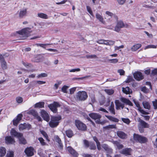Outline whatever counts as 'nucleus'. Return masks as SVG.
I'll return each mask as SVG.
<instances>
[{
  "label": "nucleus",
  "instance_id": "nucleus-1",
  "mask_svg": "<svg viewBox=\"0 0 157 157\" xmlns=\"http://www.w3.org/2000/svg\"><path fill=\"white\" fill-rule=\"evenodd\" d=\"M61 117L60 116H53L51 118V121L49 124L51 128L56 127L58 125L59 121L61 119Z\"/></svg>",
  "mask_w": 157,
  "mask_h": 157
},
{
  "label": "nucleus",
  "instance_id": "nucleus-2",
  "mask_svg": "<svg viewBox=\"0 0 157 157\" xmlns=\"http://www.w3.org/2000/svg\"><path fill=\"white\" fill-rule=\"evenodd\" d=\"M76 98L78 100L83 101L88 97L87 93L85 91H79L76 93Z\"/></svg>",
  "mask_w": 157,
  "mask_h": 157
},
{
  "label": "nucleus",
  "instance_id": "nucleus-3",
  "mask_svg": "<svg viewBox=\"0 0 157 157\" xmlns=\"http://www.w3.org/2000/svg\"><path fill=\"white\" fill-rule=\"evenodd\" d=\"M133 137L135 141L141 144L145 143L147 140L146 137L135 133L133 134Z\"/></svg>",
  "mask_w": 157,
  "mask_h": 157
},
{
  "label": "nucleus",
  "instance_id": "nucleus-4",
  "mask_svg": "<svg viewBox=\"0 0 157 157\" xmlns=\"http://www.w3.org/2000/svg\"><path fill=\"white\" fill-rule=\"evenodd\" d=\"M75 125L78 130L82 131H85L87 130L86 125L78 120H76Z\"/></svg>",
  "mask_w": 157,
  "mask_h": 157
},
{
  "label": "nucleus",
  "instance_id": "nucleus-5",
  "mask_svg": "<svg viewBox=\"0 0 157 157\" xmlns=\"http://www.w3.org/2000/svg\"><path fill=\"white\" fill-rule=\"evenodd\" d=\"M128 25L127 24H124L121 21H118L115 27L114 30L117 32H119L121 28L128 27Z\"/></svg>",
  "mask_w": 157,
  "mask_h": 157
},
{
  "label": "nucleus",
  "instance_id": "nucleus-6",
  "mask_svg": "<svg viewBox=\"0 0 157 157\" xmlns=\"http://www.w3.org/2000/svg\"><path fill=\"white\" fill-rule=\"evenodd\" d=\"M138 121L139 122L138 127L139 131L140 132H143V130H141V128H146L149 127V125L148 123L140 118L139 119Z\"/></svg>",
  "mask_w": 157,
  "mask_h": 157
},
{
  "label": "nucleus",
  "instance_id": "nucleus-7",
  "mask_svg": "<svg viewBox=\"0 0 157 157\" xmlns=\"http://www.w3.org/2000/svg\"><path fill=\"white\" fill-rule=\"evenodd\" d=\"M31 32L30 28H26L22 29L20 31H17L16 33L20 35L26 36H29Z\"/></svg>",
  "mask_w": 157,
  "mask_h": 157
},
{
  "label": "nucleus",
  "instance_id": "nucleus-8",
  "mask_svg": "<svg viewBox=\"0 0 157 157\" xmlns=\"http://www.w3.org/2000/svg\"><path fill=\"white\" fill-rule=\"evenodd\" d=\"M48 106L52 111L56 113L57 111V108L60 106V105L58 102L55 101L49 105Z\"/></svg>",
  "mask_w": 157,
  "mask_h": 157
},
{
  "label": "nucleus",
  "instance_id": "nucleus-9",
  "mask_svg": "<svg viewBox=\"0 0 157 157\" xmlns=\"http://www.w3.org/2000/svg\"><path fill=\"white\" fill-rule=\"evenodd\" d=\"M133 101L136 106L138 108V110L141 113L144 115L148 114H149L148 112H146L143 109H142L141 107L140 106L138 101H136L135 100H133Z\"/></svg>",
  "mask_w": 157,
  "mask_h": 157
},
{
  "label": "nucleus",
  "instance_id": "nucleus-10",
  "mask_svg": "<svg viewBox=\"0 0 157 157\" xmlns=\"http://www.w3.org/2000/svg\"><path fill=\"white\" fill-rule=\"evenodd\" d=\"M0 62L2 69L4 70L7 69V63L4 59L3 56L2 55H0Z\"/></svg>",
  "mask_w": 157,
  "mask_h": 157
},
{
  "label": "nucleus",
  "instance_id": "nucleus-11",
  "mask_svg": "<svg viewBox=\"0 0 157 157\" xmlns=\"http://www.w3.org/2000/svg\"><path fill=\"white\" fill-rule=\"evenodd\" d=\"M29 113L32 115L34 118L37 119L39 121H41L42 119L38 115L36 111L34 110H31L29 112Z\"/></svg>",
  "mask_w": 157,
  "mask_h": 157
},
{
  "label": "nucleus",
  "instance_id": "nucleus-12",
  "mask_svg": "<svg viewBox=\"0 0 157 157\" xmlns=\"http://www.w3.org/2000/svg\"><path fill=\"white\" fill-rule=\"evenodd\" d=\"M33 148L32 147L27 148L25 150V152L27 156H32L34 154Z\"/></svg>",
  "mask_w": 157,
  "mask_h": 157
},
{
  "label": "nucleus",
  "instance_id": "nucleus-13",
  "mask_svg": "<svg viewBox=\"0 0 157 157\" xmlns=\"http://www.w3.org/2000/svg\"><path fill=\"white\" fill-rule=\"evenodd\" d=\"M134 78L137 80L140 81L144 78V76L141 72L137 71L133 74Z\"/></svg>",
  "mask_w": 157,
  "mask_h": 157
},
{
  "label": "nucleus",
  "instance_id": "nucleus-14",
  "mask_svg": "<svg viewBox=\"0 0 157 157\" xmlns=\"http://www.w3.org/2000/svg\"><path fill=\"white\" fill-rule=\"evenodd\" d=\"M89 115L91 118L94 120L95 121L98 120L100 119L101 117V116L100 115L96 113H90Z\"/></svg>",
  "mask_w": 157,
  "mask_h": 157
},
{
  "label": "nucleus",
  "instance_id": "nucleus-15",
  "mask_svg": "<svg viewBox=\"0 0 157 157\" xmlns=\"http://www.w3.org/2000/svg\"><path fill=\"white\" fill-rule=\"evenodd\" d=\"M41 116L44 120L48 121L49 120V117L48 113L45 110H42L40 112Z\"/></svg>",
  "mask_w": 157,
  "mask_h": 157
},
{
  "label": "nucleus",
  "instance_id": "nucleus-16",
  "mask_svg": "<svg viewBox=\"0 0 157 157\" xmlns=\"http://www.w3.org/2000/svg\"><path fill=\"white\" fill-rule=\"evenodd\" d=\"M28 9L26 8H23L20 10L19 13V17L20 18H23L26 16L27 13Z\"/></svg>",
  "mask_w": 157,
  "mask_h": 157
},
{
  "label": "nucleus",
  "instance_id": "nucleus-17",
  "mask_svg": "<svg viewBox=\"0 0 157 157\" xmlns=\"http://www.w3.org/2000/svg\"><path fill=\"white\" fill-rule=\"evenodd\" d=\"M115 104L116 109L117 110L120 109L121 108L122 109H123L124 107V104L121 103L118 100H116L115 101Z\"/></svg>",
  "mask_w": 157,
  "mask_h": 157
},
{
  "label": "nucleus",
  "instance_id": "nucleus-18",
  "mask_svg": "<svg viewBox=\"0 0 157 157\" xmlns=\"http://www.w3.org/2000/svg\"><path fill=\"white\" fill-rule=\"evenodd\" d=\"M6 143L7 144H12L15 142L14 139L11 136H7L5 137Z\"/></svg>",
  "mask_w": 157,
  "mask_h": 157
},
{
  "label": "nucleus",
  "instance_id": "nucleus-19",
  "mask_svg": "<svg viewBox=\"0 0 157 157\" xmlns=\"http://www.w3.org/2000/svg\"><path fill=\"white\" fill-rule=\"evenodd\" d=\"M67 150L74 157L78 156V153L71 147H68L67 148Z\"/></svg>",
  "mask_w": 157,
  "mask_h": 157
},
{
  "label": "nucleus",
  "instance_id": "nucleus-20",
  "mask_svg": "<svg viewBox=\"0 0 157 157\" xmlns=\"http://www.w3.org/2000/svg\"><path fill=\"white\" fill-rule=\"evenodd\" d=\"M132 150L130 148H125L120 151V153L126 155H131Z\"/></svg>",
  "mask_w": 157,
  "mask_h": 157
},
{
  "label": "nucleus",
  "instance_id": "nucleus-21",
  "mask_svg": "<svg viewBox=\"0 0 157 157\" xmlns=\"http://www.w3.org/2000/svg\"><path fill=\"white\" fill-rule=\"evenodd\" d=\"M96 18L100 22L104 24H105V22L101 15L100 14L98 13H96Z\"/></svg>",
  "mask_w": 157,
  "mask_h": 157
},
{
  "label": "nucleus",
  "instance_id": "nucleus-22",
  "mask_svg": "<svg viewBox=\"0 0 157 157\" xmlns=\"http://www.w3.org/2000/svg\"><path fill=\"white\" fill-rule=\"evenodd\" d=\"M10 134L14 137L18 138L21 135L22 133L17 132L14 128H12L10 131Z\"/></svg>",
  "mask_w": 157,
  "mask_h": 157
},
{
  "label": "nucleus",
  "instance_id": "nucleus-23",
  "mask_svg": "<svg viewBox=\"0 0 157 157\" xmlns=\"http://www.w3.org/2000/svg\"><path fill=\"white\" fill-rule=\"evenodd\" d=\"M30 127V124L26 123L23 124H21L19 125V129L20 130H22L26 128H29Z\"/></svg>",
  "mask_w": 157,
  "mask_h": 157
},
{
  "label": "nucleus",
  "instance_id": "nucleus-24",
  "mask_svg": "<svg viewBox=\"0 0 157 157\" xmlns=\"http://www.w3.org/2000/svg\"><path fill=\"white\" fill-rule=\"evenodd\" d=\"M120 99L121 101L124 103L130 106L132 105V103L128 99L123 97L121 98Z\"/></svg>",
  "mask_w": 157,
  "mask_h": 157
},
{
  "label": "nucleus",
  "instance_id": "nucleus-25",
  "mask_svg": "<svg viewBox=\"0 0 157 157\" xmlns=\"http://www.w3.org/2000/svg\"><path fill=\"white\" fill-rule=\"evenodd\" d=\"M18 138L19 139V143L20 144H25L27 143L26 140L24 138L23 135L22 134Z\"/></svg>",
  "mask_w": 157,
  "mask_h": 157
},
{
  "label": "nucleus",
  "instance_id": "nucleus-26",
  "mask_svg": "<svg viewBox=\"0 0 157 157\" xmlns=\"http://www.w3.org/2000/svg\"><path fill=\"white\" fill-rule=\"evenodd\" d=\"M122 91L124 93L127 94H130L132 93V90L128 86L125 88L122 87Z\"/></svg>",
  "mask_w": 157,
  "mask_h": 157
},
{
  "label": "nucleus",
  "instance_id": "nucleus-27",
  "mask_svg": "<svg viewBox=\"0 0 157 157\" xmlns=\"http://www.w3.org/2000/svg\"><path fill=\"white\" fill-rule=\"evenodd\" d=\"M56 141L59 144V148L62 149L63 147V145L61 142V141L59 136H56L55 137Z\"/></svg>",
  "mask_w": 157,
  "mask_h": 157
},
{
  "label": "nucleus",
  "instance_id": "nucleus-28",
  "mask_svg": "<svg viewBox=\"0 0 157 157\" xmlns=\"http://www.w3.org/2000/svg\"><path fill=\"white\" fill-rule=\"evenodd\" d=\"M117 135L120 138L125 139L126 138V134L123 132L121 131H118L117 132Z\"/></svg>",
  "mask_w": 157,
  "mask_h": 157
},
{
  "label": "nucleus",
  "instance_id": "nucleus-29",
  "mask_svg": "<svg viewBox=\"0 0 157 157\" xmlns=\"http://www.w3.org/2000/svg\"><path fill=\"white\" fill-rule=\"evenodd\" d=\"M105 13L106 15V17H113L116 19V20L118 19V18L117 16L110 12L106 11Z\"/></svg>",
  "mask_w": 157,
  "mask_h": 157
},
{
  "label": "nucleus",
  "instance_id": "nucleus-30",
  "mask_svg": "<svg viewBox=\"0 0 157 157\" xmlns=\"http://www.w3.org/2000/svg\"><path fill=\"white\" fill-rule=\"evenodd\" d=\"M93 139L96 143L98 149L99 150H101V144L97 138L96 136H94L93 137Z\"/></svg>",
  "mask_w": 157,
  "mask_h": 157
},
{
  "label": "nucleus",
  "instance_id": "nucleus-31",
  "mask_svg": "<svg viewBox=\"0 0 157 157\" xmlns=\"http://www.w3.org/2000/svg\"><path fill=\"white\" fill-rule=\"evenodd\" d=\"M142 45L141 44H138L134 45L131 48L132 51H135L141 47Z\"/></svg>",
  "mask_w": 157,
  "mask_h": 157
},
{
  "label": "nucleus",
  "instance_id": "nucleus-32",
  "mask_svg": "<svg viewBox=\"0 0 157 157\" xmlns=\"http://www.w3.org/2000/svg\"><path fill=\"white\" fill-rule=\"evenodd\" d=\"M109 110L111 113L114 115L115 114V109H114V105L113 102H111V105L109 107Z\"/></svg>",
  "mask_w": 157,
  "mask_h": 157
},
{
  "label": "nucleus",
  "instance_id": "nucleus-33",
  "mask_svg": "<svg viewBox=\"0 0 157 157\" xmlns=\"http://www.w3.org/2000/svg\"><path fill=\"white\" fill-rule=\"evenodd\" d=\"M37 16L39 17L44 19H47L48 18V15L43 13H38L37 14Z\"/></svg>",
  "mask_w": 157,
  "mask_h": 157
},
{
  "label": "nucleus",
  "instance_id": "nucleus-34",
  "mask_svg": "<svg viewBox=\"0 0 157 157\" xmlns=\"http://www.w3.org/2000/svg\"><path fill=\"white\" fill-rule=\"evenodd\" d=\"M105 116L109 120L115 122H118L119 120L118 119L110 116L105 115Z\"/></svg>",
  "mask_w": 157,
  "mask_h": 157
},
{
  "label": "nucleus",
  "instance_id": "nucleus-35",
  "mask_svg": "<svg viewBox=\"0 0 157 157\" xmlns=\"http://www.w3.org/2000/svg\"><path fill=\"white\" fill-rule=\"evenodd\" d=\"M143 106L145 109L149 110L151 108V105L150 103L147 101H144L142 103Z\"/></svg>",
  "mask_w": 157,
  "mask_h": 157
},
{
  "label": "nucleus",
  "instance_id": "nucleus-36",
  "mask_svg": "<svg viewBox=\"0 0 157 157\" xmlns=\"http://www.w3.org/2000/svg\"><path fill=\"white\" fill-rule=\"evenodd\" d=\"M115 43V41H114L105 40L104 44L107 45L111 46L113 45Z\"/></svg>",
  "mask_w": 157,
  "mask_h": 157
},
{
  "label": "nucleus",
  "instance_id": "nucleus-37",
  "mask_svg": "<svg viewBox=\"0 0 157 157\" xmlns=\"http://www.w3.org/2000/svg\"><path fill=\"white\" fill-rule=\"evenodd\" d=\"M6 154V149L3 147H1L0 148V156L3 157Z\"/></svg>",
  "mask_w": 157,
  "mask_h": 157
},
{
  "label": "nucleus",
  "instance_id": "nucleus-38",
  "mask_svg": "<svg viewBox=\"0 0 157 157\" xmlns=\"http://www.w3.org/2000/svg\"><path fill=\"white\" fill-rule=\"evenodd\" d=\"M44 102H39L36 103L34 105L35 108H42L44 107Z\"/></svg>",
  "mask_w": 157,
  "mask_h": 157
},
{
  "label": "nucleus",
  "instance_id": "nucleus-39",
  "mask_svg": "<svg viewBox=\"0 0 157 157\" xmlns=\"http://www.w3.org/2000/svg\"><path fill=\"white\" fill-rule=\"evenodd\" d=\"M113 143L115 145L117 146V148L119 149H121L123 147V145L120 144L117 141H113Z\"/></svg>",
  "mask_w": 157,
  "mask_h": 157
},
{
  "label": "nucleus",
  "instance_id": "nucleus-40",
  "mask_svg": "<svg viewBox=\"0 0 157 157\" xmlns=\"http://www.w3.org/2000/svg\"><path fill=\"white\" fill-rule=\"evenodd\" d=\"M66 134L67 136L69 138L71 137L73 135L72 131L70 129L66 131Z\"/></svg>",
  "mask_w": 157,
  "mask_h": 157
},
{
  "label": "nucleus",
  "instance_id": "nucleus-41",
  "mask_svg": "<svg viewBox=\"0 0 157 157\" xmlns=\"http://www.w3.org/2000/svg\"><path fill=\"white\" fill-rule=\"evenodd\" d=\"M116 128V125L113 124L109 125H108L103 127V128L107 129H109L111 128Z\"/></svg>",
  "mask_w": 157,
  "mask_h": 157
},
{
  "label": "nucleus",
  "instance_id": "nucleus-42",
  "mask_svg": "<svg viewBox=\"0 0 157 157\" xmlns=\"http://www.w3.org/2000/svg\"><path fill=\"white\" fill-rule=\"evenodd\" d=\"M42 146H44L46 144V142H44V140L42 137H40L38 138Z\"/></svg>",
  "mask_w": 157,
  "mask_h": 157
},
{
  "label": "nucleus",
  "instance_id": "nucleus-43",
  "mask_svg": "<svg viewBox=\"0 0 157 157\" xmlns=\"http://www.w3.org/2000/svg\"><path fill=\"white\" fill-rule=\"evenodd\" d=\"M105 91L109 95L112 94L114 93V90L112 89H105Z\"/></svg>",
  "mask_w": 157,
  "mask_h": 157
},
{
  "label": "nucleus",
  "instance_id": "nucleus-44",
  "mask_svg": "<svg viewBox=\"0 0 157 157\" xmlns=\"http://www.w3.org/2000/svg\"><path fill=\"white\" fill-rule=\"evenodd\" d=\"M108 60L109 62L113 64L117 63L118 61V59H111Z\"/></svg>",
  "mask_w": 157,
  "mask_h": 157
},
{
  "label": "nucleus",
  "instance_id": "nucleus-45",
  "mask_svg": "<svg viewBox=\"0 0 157 157\" xmlns=\"http://www.w3.org/2000/svg\"><path fill=\"white\" fill-rule=\"evenodd\" d=\"M40 133L45 138L46 140L48 141H49V140L48 139V136L46 133V132L43 130L40 131Z\"/></svg>",
  "mask_w": 157,
  "mask_h": 157
},
{
  "label": "nucleus",
  "instance_id": "nucleus-46",
  "mask_svg": "<svg viewBox=\"0 0 157 157\" xmlns=\"http://www.w3.org/2000/svg\"><path fill=\"white\" fill-rule=\"evenodd\" d=\"M157 46L152 44L149 45L144 48V49L146 50L148 48H156Z\"/></svg>",
  "mask_w": 157,
  "mask_h": 157
},
{
  "label": "nucleus",
  "instance_id": "nucleus-47",
  "mask_svg": "<svg viewBox=\"0 0 157 157\" xmlns=\"http://www.w3.org/2000/svg\"><path fill=\"white\" fill-rule=\"evenodd\" d=\"M50 44H36L35 45L37 46H40L44 48H46V47L47 45H50Z\"/></svg>",
  "mask_w": 157,
  "mask_h": 157
},
{
  "label": "nucleus",
  "instance_id": "nucleus-48",
  "mask_svg": "<svg viewBox=\"0 0 157 157\" xmlns=\"http://www.w3.org/2000/svg\"><path fill=\"white\" fill-rule=\"evenodd\" d=\"M6 157H13V152L12 151H9L7 152Z\"/></svg>",
  "mask_w": 157,
  "mask_h": 157
},
{
  "label": "nucleus",
  "instance_id": "nucleus-49",
  "mask_svg": "<svg viewBox=\"0 0 157 157\" xmlns=\"http://www.w3.org/2000/svg\"><path fill=\"white\" fill-rule=\"evenodd\" d=\"M153 106L155 109H157V99H155V101H152Z\"/></svg>",
  "mask_w": 157,
  "mask_h": 157
},
{
  "label": "nucleus",
  "instance_id": "nucleus-50",
  "mask_svg": "<svg viewBox=\"0 0 157 157\" xmlns=\"http://www.w3.org/2000/svg\"><path fill=\"white\" fill-rule=\"evenodd\" d=\"M17 102L19 103H21L23 101V99L22 97H18L16 98Z\"/></svg>",
  "mask_w": 157,
  "mask_h": 157
},
{
  "label": "nucleus",
  "instance_id": "nucleus-51",
  "mask_svg": "<svg viewBox=\"0 0 157 157\" xmlns=\"http://www.w3.org/2000/svg\"><path fill=\"white\" fill-rule=\"evenodd\" d=\"M48 75L45 73H42L40 74H39L37 76V77L38 78H42V77H44L47 76Z\"/></svg>",
  "mask_w": 157,
  "mask_h": 157
},
{
  "label": "nucleus",
  "instance_id": "nucleus-52",
  "mask_svg": "<svg viewBox=\"0 0 157 157\" xmlns=\"http://www.w3.org/2000/svg\"><path fill=\"white\" fill-rule=\"evenodd\" d=\"M68 88H69L68 86H63L62 88V91L64 93H67V90Z\"/></svg>",
  "mask_w": 157,
  "mask_h": 157
},
{
  "label": "nucleus",
  "instance_id": "nucleus-53",
  "mask_svg": "<svg viewBox=\"0 0 157 157\" xmlns=\"http://www.w3.org/2000/svg\"><path fill=\"white\" fill-rule=\"evenodd\" d=\"M122 120L127 124H128L130 122V120L128 118H122Z\"/></svg>",
  "mask_w": 157,
  "mask_h": 157
},
{
  "label": "nucleus",
  "instance_id": "nucleus-54",
  "mask_svg": "<svg viewBox=\"0 0 157 157\" xmlns=\"http://www.w3.org/2000/svg\"><path fill=\"white\" fill-rule=\"evenodd\" d=\"M118 3L120 5H123L125 2L126 0H116Z\"/></svg>",
  "mask_w": 157,
  "mask_h": 157
},
{
  "label": "nucleus",
  "instance_id": "nucleus-55",
  "mask_svg": "<svg viewBox=\"0 0 157 157\" xmlns=\"http://www.w3.org/2000/svg\"><path fill=\"white\" fill-rule=\"evenodd\" d=\"M89 146H90V148L91 149L94 150L96 148L95 144L92 143H90Z\"/></svg>",
  "mask_w": 157,
  "mask_h": 157
},
{
  "label": "nucleus",
  "instance_id": "nucleus-56",
  "mask_svg": "<svg viewBox=\"0 0 157 157\" xmlns=\"http://www.w3.org/2000/svg\"><path fill=\"white\" fill-rule=\"evenodd\" d=\"M34 82L35 83H37L39 85H42L46 83V82L45 81H34Z\"/></svg>",
  "mask_w": 157,
  "mask_h": 157
},
{
  "label": "nucleus",
  "instance_id": "nucleus-57",
  "mask_svg": "<svg viewBox=\"0 0 157 157\" xmlns=\"http://www.w3.org/2000/svg\"><path fill=\"white\" fill-rule=\"evenodd\" d=\"M86 9L87 11L90 13V14L91 15L93 16V12L91 10L90 7L88 6H86Z\"/></svg>",
  "mask_w": 157,
  "mask_h": 157
},
{
  "label": "nucleus",
  "instance_id": "nucleus-58",
  "mask_svg": "<svg viewBox=\"0 0 157 157\" xmlns=\"http://www.w3.org/2000/svg\"><path fill=\"white\" fill-rule=\"evenodd\" d=\"M76 87H73L70 89V93L71 94L74 93L76 89Z\"/></svg>",
  "mask_w": 157,
  "mask_h": 157
},
{
  "label": "nucleus",
  "instance_id": "nucleus-59",
  "mask_svg": "<svg viewBox=\"0 0 157 157\" xmlns=\"http://www.w3.org/2000/svg\"><path fill=\"white\" fill-rule=\"evenodd\" d=\"M124 48V46L123 45H121L119 46H114V50L116 51L119 50L120 48Z\"/></svg>",
  "mask_w": 157,
  "mask_h": 157
},
{
  "label": "nucleus",
  "instance_id": "nucleus-60",
  "mask_svg": "<svg viewBox=\"0 0 157 157\" xmlns=\"http://www.w3.org/2000/svg\"><path fill=\"white\" fill-rule=\"evenodd\" d=\"M83 142L84 145L86 147H89L90 144L88 141L86 140H84Z\"/></svg>",
  "mask_w": 157,
  "mask_h": 157
},
{
  "label": "nucleus",
  "instance_id": "nucleus-61",
  "mask_svg": "<svg viewBox=\"0 0 157 157\" xmlns=\"http://www.w3.org/2000/svg\"><path fill=\"white\" fill-rule=\"evenodd\" d=\"M20 121L17 120L16 119H14L13 121V124L15 126H17Z\"/></svg>",
  "mask_w": 157,
  "mask_h": 157
},
{
  "label": "nucleus",
  "instance_id": "nucleus-62",
  "mask_svg": "<svg viewBox=\"0 0 157 157\" xmlns=\"http://www.w3.org/2000/svg\"><path fill=\"white\" fill-rule=\"evenodd\" d=\"M95 122L96 123L101 124V125H103L105 123V121H100V119L98 120L97 121H95Z\"/></svg>",
  "mask_w": 157,
  "mask_h": 157
},
{
  "label": "nucleus",
  "instance_id": "nucleus-63",
  "mask_svg": "<svg viewBox=\"0 0 157 157\" xmlns=\"http://www.w3.org/2000/svg\"><path fill=\"white\" fill-rule=\"evenodd\" d=\"M23 117V115L21 114H19L17 116L16 119L18 120L19 121H20L22 119V118Z\"/></svg>",
  "mask_w": 157,
  "mask_h": 157
},
{
  "label": "nucleus",
  "instance_id": "nucleus-64",
  "mask_svg": "<svg viewBox=\"0 0 157 157\" xmlns=\"http://www.w3.org/2000/svg\"><path fill=\"white\" fill-rule=\"evenodd\" d=\"M151 75H157V68H155L153 70L151 73Z\"/></svg>",
  "mask_w": 157,
  "mask_h": 157
}]
</instances>
